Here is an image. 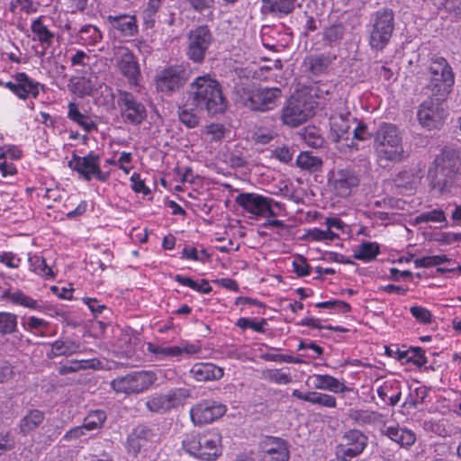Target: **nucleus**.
<instances>
[{
	"instance_id": "obj_1",
	"label": "nucleus",
	"mask_w": 461,
	"mask_h": 461,
	"mask_svg": "<svg viewBox=\"0 0 461 461\" xmlns=\"http://www.w3.org/2000/svg\"><path fill=\"white\" fill-rule=\"evenodd\" d=\"M188 102L194 109L209 115L223 113L228 105L221 84L209 74L199 76L191 82Z\"/></svg>"
},
{
	"instance_id": "obj_2",
	"label": "nucleus",
	"mask_w": 461,
	"mask_h": 461,
	"mask_svg": "<svg viewBox=\"0 0 461 461\" xmlns=\"http://www.w3.org/2000/svg\"><path fill=\"white\" fill-rule=\"evenodd\" d=\"M434 166V169L429 172L431 189L441 196L458 194L461 189V173L456 152L452 149L444 150L436 158Z\"/></svg>"
},
{
	"instance_id": "obj_3",
	"label": "nucleus",
	"mask_w": 461,
	"mask_h": 461,
	"mask_svg": "<svg viewBox=\"0 0 461 461\" xmlns=\"http://www.w3.org/2000/svg\"><path fill=\"white\" fill-rule=\"evenodd\" d=\"M374 149L380 160L400 162L405 158L402 133L392 123H382L374 136Z\"/></svg>"
},
{
	"instance_id": "obj_4",
	"label": "nucleus",
	"mask_w": 461,
	"mask_h": 461,
	"mask_svg": "<svg viewBox=\"0 0 461 461\" xmlns=\"http://www.w3.org/2000/svg\"><path fill=\"white\" fill-rule=\"evenodd\" d=\"M183 446L191 456L203 461H213L221 453V436L219 431L210 429L186 437Z\"/></svg>"
},
{
	"instance_id": "obj_5",
	"label": "nucleus",
	"mask_w": 461,
	"mask_h": 461,
	"mask_svg": "<svg viewBox=\"0 0 461 461\" xmlns=\"http://www.w3.org/2000/svg\"><path fill=\"white\" fill-rule=\"evenodd\" d=\"M394 30V14L390 9L375 12L367 28L368 44L374 50H383L389 43Z\"/></svg>"
},
{
	"instance_id": "obj_6",
	"label": "nucleus",
	"mask_w": 461,
	"mask_h": 461,
	"mask_svg": "<svg viewBox=\"0 0 461 461\" xmlns=\"http://www.w3.org/2000/svg\"><path fill=\"white\" fill-rule=\"evenodd\" d=\"M157 380L151 370L134 371L117 376L111 382L113 390L118 394H138L148 390Z\"/></svg>"
},
{
	"instance_id": "obj_7",
	"label": "nucleus",
	"mask_w": 461,
	"mask_h": 461,
	"mask_svg": "<svg viewBox=\"0 0 461 461\" xmlns=\"http://www.w3.org/2000/svg\"><path fill=\"white\" fill-rule=\"evenodd\" d=\"M454 85V75L447 61L442 57L432 59L429 66V85L432 95L445 99Z\"/></svg>"
},
{
	"instance_id": "obj_8",
	"label": "nucleus",
	"mask_w": 461,
	"mask_h": 461,
	"mask_svg": "<svg viewBox=\"0 0 461 461\" xmlns=\"http://www.w3.org/2000/svg\"><path fill=\"white\" fill-rule=\"evenodd\" d=\"M236 203L254 218L276 217V209H281V203L272 198L255 193H242L236 196Z\"/></svg>"
},
{
	"instance_id": "obj_9",
	"label": "nucleus",
	"mask_w": 461,
	"mask_h": 461,
	"mask_svg": "<svg viewBox=\"0 0 461 461\" xmlns=\"http://www.w3.org/2000/svg\"><path fill=\"white\" fill-rule=\"evenodd\" d=\"M113 50V60H114L119 72L127 79L130 86H139L141 73L138 60L132 51L123 45L114 46Z\"/></svg>"
},
{
	"instance_id": "obj_10",
	"label": "nucleus",
	"mask_w": 461,
	"mask_h": 461,
	"mask_svg": "<svg viewBox=\"0 0 461 461\" xmlns=\"http://www.w3.org/2000/svg\"><path fill=\"white\" fill-rule=\"evenodd\" d=\"M101 158L95 152H90L84 157L74 155L68 162V167L77 171L79 176L86 181L96 179L105 182L109 178V173L104 172L100 167Z\"/></svg>"
},
{
	"instance_id": "obj_11",
	"label": "nucleus",
	"mask_w": 461,
	"mask_h": 461,
	"mask_svg": "<svg viewBox=\"0 0 461 461\" xmlns=\"http://www.w3.org/2000/svg\"><path fill=\"white\" fill-rule=\"evenodd\" d=\"M368 438L358 429H349L344 433L341 442L336 448L339 461H354L367 447Z\"/></svg>"
},
{
	"instance_id": "obj_12",
	"label": "nucleus",
	"mask_w": 461,
	"mask_h": 461,
	"mask_svg": "<svg viewBox=\"0 0 461 461\" xmlns=\"http://www.w3.org/2000/svg\"><path fill=\"white\" fill-rule=\"evenodd\" d=\"M212 42V35L206 25L197 26L187 34L186 55L194 62L201 63Z\"/></svg>"
},
{
	"instance_id": "obj_13",
	"label": "nucleus",
	"mask_w": 461,
	"mask_h": 461,
	"mask_svg": "<svg viewBox=\"0 0 461 461\" xmlns=\"http://www.w3.org/2000/svg\"><path fill=\"white\" fill-rule=\"evenodd\" d=\"M187 81L185 68L180 65H172L158 71L155 77V86L158 92L171 95L178 91Z\"/></svg>"
},
{
	"instance_id": "obj_14",
	"label": "nucleus",
	"mask_w": 461,
	"mask_h": 461,
	"mask_svg": "<svg viewBox=\"0 0 461 461\" xmlns=\"http://www.w3.org/2000/svg\"><path fill=\"white\" fill-rule=\"evenodd\" d=\"M282 93L278 87H259L251 90L245 104L252 110L267 112L277 106Z\"/></svg>"
},
{
	"instance_id": "obj_15",
	"label": "nucleus",
	"mask_w": 461,
	"mask_h": 461,
	"mask_svg": "<svg viewBox=\"0 0 461 461\" xmlns=\"http://www.w3.org/2000/svg\"><path fill=\"white\" fill-rule=\"evenodd\" d=\"M444 100L435 96V98H429L420 104L418 111V118L423 127L430 130L438 128L442 124L446 117Z\"/></svg>"
},
{
	"instance_id": "obj_16",
	"label": "nucleus",
	"mask_w": 461,
	"mask_h": 461,
	"mask_svg": "<svg viewBox=\"0 0 461 461\" xmlns=\"http://www.w3.org/2000/svg\"><path fill=\"white\" fill-rule=\"evenodd\" d=\"M227 411L224 404L212 400H204L197 402L190 410V416L194 425L212 423L222 417Z\"/></svg>"
},
{
	"instance_id": "obj_17",
	"label": "nucleus",
	"mask_w": 461,
	"mask_h": 461,
	"mask_svg": "<svg viewBox=\"0 0 461 461\" xmlns=\"http://www.w3.org/2000/svg\"><path fill=\"white\" fill-rule=\"evenodd\" d=\"M312 115V107L304 101L292 96L282 109L281 120L289 127H297Z\"/></svg>"
},
{
	"instance_id": "obj_18",
	"label": "nucleus",
	"mask_w": 461,
	"mask_h": 461,
	"mask_svg": "<svg viewBox=\"0 0 461 461\" xmlns=\"http://www.w3.org/2000/svg\"><path fill=\"white\" fill-rule=\"evenodd\" d=\"M118 104L123 120L137 125L146 118V108L135 96L127 91H120Z\"/></svg>"
},
{
	"instance_id": "obj_19",
	"label": "nucleus",
	"mask_w": 461,
	"mask_h": 461,
	"mask_svg": "<svg viewBox=\"0 0 461 461\" xmlns=\"http://www.w3.org/2000/svg\"><path fill=\"white\" fill-rule=\"evenodd\" d=\"M260 461H288L290 451L285 440L267 437L260 442Z\"/></svg>"
},
{
	"instance_id": "obj_20",
	"label": "nucleus",
	"mask_w": 461,
	"mask_h": 461,
	"mask_svg": "<svg viewBox=\"0 0 461 461\" xmlns=\"http://www.w3.org/2000/svg\"><path fill=\"white\" fill-rule=\"evenodd\" d=\"M5 86L20 99L24 100L30 96L37 98L41 85L27 74L20 72L14 75L12 80L5 83Z\"/></svg>"
},
{
	"instance_id": "obj_21",
	"label": "nucleus",
	"mask_w": 461,
	"mask_h": 461,
	"mask_svg": "<svg viewBox=\"0 0 461 461\" xmlns=\"http://www.w3.org/2000/svg\"><path fill=\"white\" fill-rule=\"evenodd\" d=\"M332 191L340 197L348 196L358 185V176L348 169H339L333 172L330 179Z\"/></svg>"
},
{
	"instance_id": "obj_22",
	"label": "nucleus",
	"mask_w": 461,
	"mask_h": 461,
	"mask_svg": "<svg viewBox=\"0 0 461 461\" xmlns=\"http://www.w3.org/2000/svg\"><path fill=\"white\" fill-rule=\"evenodd\" d=\"M105 23L111 31L118 32L120 36L133 37L138 33V24L135 15L110 14L105 17Z\"/></svg>"
},
{
	"instance_id": "obj_23",
	"label": "nucleus",
	"mask_w": 461,
	"mask_h": 461,
	"mask_svg": "<svg viewBox=\"0 0 461 461\" xmlns=\"http://www.w3.org/2000/svg\"><path fill=\"white\" fill-rule=\"evenodd\" d=\"M179 404L180 398L176 391H171L166 394L153 395L146 402V407L151 412H165Z\"/></svg>"
},
{
	"instance_id": "obj_24",
	"label": "nucleus",
	"mask_w": 461,
	"mask_h": 461,
	"mask_svg": "<svg viewBox=\"0 0 461 461\" xmlns=\"http://www.w3.org/2000/svg\"><path fill=\"white\" fill-rule=\"evenodd\" d=\"M191 376L198 382H208L220 380L224 370L212 363H196L190 370Z\"/></svg>"
},
{
	"instance_id": "obj_25",
	"label": "nucleus",
	"mask_w": 461,
	"mask_h": 461,
	"mask_svg": "<svg viewBox=\"0 0 461 461\" xmlns=\"http://www.w3.org/2000/svg\"><path fill=\"white\" fill-rule=\"evenodd\" d=\"M50 349L46 353L49 359L58 357H69L81 351V344L69 338L57 339L50 345Z\"/></svg>"
},
{
	"instance_id": "obj_26",
	"label": "nucleus",
	"mask_w": 461,
	"mask_h": 461,
	"mask_svg": "<svg viewBox=\"0 0 461 461\" xmlns=\"http://www.w3.org/2000/svg\"><path fill=\"white\" fill-rule=\"evenodd\" d=\"M151 437V432L143 425L133 429L127 438L126 447L129 453L136 456L145 447Z\"/></svg>"
},
{
	"instance_id": "obj_27",
	"label": "nucleus",
	"mask_w": 461,
	"mask_h": 461,
	"mask_svg": "<svg viewBox=\"0 0 461 461\" xmlns=\"http://www.w3.org/2000/svg\"><path fill=\"white\" fill-rule=\"evenodd\" d=\"M382 432L402 447H411L416 441V436L412 430L407 428H402L397 424L384 426Z\"/></svg>"
},
{
	"instance_id": "obj_28",
	"label": "nucleus",
	"mask_w": 461,
	"mask_h": 461,
	"mask_svg": "<svg viewBox=\"0 0 461 461\" xmlns=\"http://www.w3.org/2000/svg\"><path fill=\"white\" fill-rule=\"evenodd\" d=\"M312 385L315 389L326 390L334 393H345L347 386L336 377L329 375L315 374L312 376Z\"/></svg>"
},
{
	"instance_id": "obj_29",
	"label": "nucleus",
	"mask_w": 461,
	"mask_h": 461,
	"mask_svg": "<svg viewBox=\"0 0 461 461\" xmlns=\"http://www.w3.org/2000/svg\"><path fill=\"white\" fill-rule=\"evenodd\" d=\"M68 118L86 132H91L97 129L96 123L88 115L81 113L78 104L76 103L70 102L68 104Z\"/></svg>"
},
{
	"instance_id": "obj_30",
	"label": "nucleus",
	"mask_w": 461,
	"mask_h": 461,
	"mask_svg": "<svg viewBox=\"0 0 461 461\" xmlns=\"http://www.w3.org/2000/svg\"><path fill=\"white\" fill-rule=\"evenodd\" d=\"M297 0H262V10L276 16L291 14Z\"/></svg>"
},
{
	"instance_id": "obj_31",
	"label": "nucleus",
	"mask_w": 461,
	"mask_h": 461,
	"mask_svg": "<svg viewBox=\"0 0 461 461\" xmlns=\"http://www.w3.org/2000/svg\"><path fill=\"white\" fill-rule=\"evenodd\" d=\"M72 91L79 96L91 95L96 89L97 77L95 75H84L76 77L71 80Z\"/></svg>"
},
{
	"instance_id": "obj_32",
	"label": "nucleus",
	"mask_w": 461,
	"mask_h": 461,
	"mask_svg": "<svg viewBox=\"0 0 461 461\" xmlns=\"http://www.w3.org/2000/svg\"><path fill=\"white\" fill-rule=\"evenodd\" d=\"M349 123L347 117L342 114L330 117V137L332 141L348 140L349 136Z\"/></svg>"
},
{
	"instance_id": "obj_33",
	"label": "nucleus",
	"mask_w": 461,
	"mask_h": 461,
	"mask_svg": "<svg viewBox=\"0 0 461 461\" xmlns=\"http://www.w3.org/2000/svg\"><path fill=\"white\" fill-rule=\"evenodd\" d=\"M2 298L11 302L14 304L20 305L31 310H37L40 308L37 300L25 294L19 289L12 290L6 289L3 292Z\"/></svg>"
},
{
	"instance_id": "obj_34",
	"label": "nucleus",
	"mask_w": 461,
	"mask_h": 461,
	"mask_svg": "<svg viewBox=\"0 0 461 461\" xmlns=\"http://www.w3.org/2000/svg\"><path fill=\"white\" fill-rule=\"evenodd\" d=\"M46 18L40 16L32 21L31 25L33 40L39 41L41 44L50 46L52 43L54 34L45 23Z\"/></svg>"
},
{
	"instance_id": "obj_35",
	"label": "nucleus",
	"mask_w": 461,
	"mask_h": 461,
	"mask_svg": "<svg viewBox=\"0 0 461 461\" xmlns=\"http://www.w3.org/2000/svg\"><path fill=\"white\" fill-rule=\"evenodd\" d=\"M77 42L86 46H95L103 39V34L98 27L87 24L82 26L77 32Z\"/></svg>"
},
{
	"instance_id": "obj_36",
	"label": "nucleus",
	"mask_w": 461,
	"mask_h": 461,
	"mask_svg": "<svg viewBox=\"0 0 461 461\" xmlns=\"http://www.w3.org/2000/svg\"><path fill=\"white\" fill-rule=\"evenodd\" d=\"M380 252V246L376 242L364 241L353 249V258L364 262L372 261Z\"/></svg>"
},
{
	"instance_id": "obj_37",
	"label": "nucleus",
	"mask_w": 461,
	"mask_h": 461,
	"mask_svg": "<svg viewBox=\"0 0 461 461\" xmlns=\"http://www.w3.org/2000/svg\"><path fill=\"white\" fill-rule=\"evenodd\" d=\"M100 365L97 359L71 360L59 368V374L65 375L83 369H95Z\"/></svg>"
},
{
	"instance_id": "obj_38",
	"label": "nucleus",
	"mask_w": 461,
	"mask_h": 461,
	"mask_svg": "<svg viewBox=\"0 0 461 461\" xmlns=\"http://www.w3.org/2000/svg\"><path fill=\"white\" fill-rule=\"evenodd\" d=\"M28 263L30 271L36 275L44 277L45 279H51L54 277L53 271L47 265L46 260L42 257L29 254Z\"/></svg>"
},
{
	"instance_id": "obj_39",
	"label": "nucleus",
	"mask_w": 461,
	"mask_h": 461,
	"mask_svg": "<svg viewBox=\"0 0 461 461\" xmlns=\"http://www.w3.org/2000/svg\"><path fill=\"white\" fill-rule=\"evenodd\" d=\"M44 420V413L39 410H32L20 421V430L28 434L36 429Z\"/></svg>"
},
{
	"instance_id": "obj_40",
	"label": "nucleus",
	"mask_w": 461,
	"mask_h": 461,
	"mask_svg": "<svg viewBox=\"0 0 461 461\" xmlns=\"http://www.w3.org/2000/svg\"><path fill=\"white\" fill-rule=\"evenodd\" d=\"M94 58L91 57L86 51L77 50L69 58L71 67L75 68L76 71L87 73L91 70V64Z\"/></svg>"
},
{
	"instance_id": "obj_41",
	"label": "nucleus",
	"mask_w": 461,
	"mask_h": 461,
	"mask_svg": "<svg viewBox=\"0 0 461 461\" xmlns=\"http://www.w3.org/2000/svg\"><path fill=\"white\" fill-rule=\"evenodd\" d=\"M161 0H149L142 7L141 17L146 28H153L156 23V14L160 9Z\"/></svg>"
},
{
	"instance_id": "obj_42",
	"label": "nucleus",
	"mask_w": 461,
	"mask_h": 461,
	"mask_svg": "<svg viewBox=\"0 0 461 461\" xmlns=\"http://www.w3.org/2000/svg\"><path fill=\"white\" fill-rule=\"evenodd\" d=\"M175 280L181 285L189 287L201 294H210L212 290L207 280L202 279L200 282L193 280L191 277L176 275Z\"/></svg>"
},
{
	"instance_id": "obj_43",
	"label": "nucleus",
	"mask_w": 461,
	"mask_h": 461,
	"mask_svg": "<svg viewBox=\"0 0 461 461\" xmlns=\"http://www.w3.org/2000/svg\"><path fill=\"white\" fill-rule=\"evenodd\" d=\"M307 239L311 241L331 242L339 238V233H333L331 230L312 228L307 231Z\"/></svg>"
},
{
	"instance_id": "obj_44",
	"label": "nucleus",
	"mask_w": 461,
	"mask_h": 461,
	"mask_svg": "<svg viewBox=\"0 0 461 461\" xmlns=\"http://www.w3.org/2000/svg\"><path fill=\"white\" fill-rule=\"evenodd\" d=\"M262 377L276 384H287L292 381L289 373L283 372L281 369H267L262 372Z\"/></svg>"
},
{
	"instance_id": "obj_45",
	"label": "nucleus",
	"mask_w": 461,
	"mask_h": 461,
	"mask_svg": "<svg viewBox=\"0 0 461 461\" xmlns=\"http://www.w3.org/2000/svg\"><path fill=\"white\" fill-rule=\"evenodd\" d=\"M49 322L43 319L31 316L28 318L24 324V329L30 332L34 333L36 336L45 337V330L48 328Z\"/></svg>"
},
{
	"instance_id": "obj_46",
	"label": "nucleus",
	"mask_w": 461,
	"mask_h": 461,
	"mask_svg": "<svg viewBox=\"0 0 461 461\" xmlns=\"http://www.w3.org/2000/svg\"><path fill=\"white\" fill-rule=\"evenodd\" d=\"M17 329V316L12 312H0V334L13 333Z\"/></svg>"
},
{
	"instance_id": "obj_47",
	"label": "nucleus",
	"mask_w": 461,
	"mask_h": 461,
	"mask_svg": "<svg viewBox=\"0 0 461 461\" xmlns=\"http://www.w3.org/2000/svg\"><path fill=\"white\" fill-rule=\"evenodd\" d=\"M106 420V413L104 411L96 410L88 413L84 419L83 424L89 431L101 428Z\"/></svg>"
},
{
	"instance_id": "obj_48",
	"label": "nucleus",
	"mask_w": 461,
	"mask_h": 461,
	"mask_svg": "<svg viewBox=\"0 0 461 461\" xmlns=\"http://www.w3.org/2000/svg\"><path fill=\"white\" fill-rule=\"evenodd\" d=\"M296 164L303 169L316 170L321 167V160L310 152H302L296 158Z\"/></svg>"
},
{
	"instance_id": "obj_49",
	"label": "nucleus",
	"mask_w": 461,
	"mask_h": 461,
	"mask_svg": "<svg viewBox=\"0 0 461 461\" xmlns=\"http://www.w3.org/2000/svg\"><path fill=\"white\" fill-rule=\"evenodd\" d=\"M447 221L445 212L440 209H433L429 212H424L415 218L416 223H425V222H435V223H442Z\"/></svg>"
},
{
	"instance_id": "obj_50",
	"label": "nucleus",
	"mask_w": 461,
	"mask_h": 461,
	"mask_svg": "<svg viewBox=\"0 0 461 461\" xmlns=\"http://www.w3.org/2000/svg\"><path fill=\"white\" fill-rule=\"evenodd\" d=\"M202 134L209 141H218L224 138L225 128L221 123H211L203 129Z\"/></svg>"
},
{
	"instance_id": "obj_51",
	"label": "nucleus",
	"mask_w": 461,
	"mask_h": 461,
	"mask_svg": "<svg viewBox=\"0 0 461 461\" xmlns=\"http://www.w3.org/2000/svg\"><path fill=\"white\" fill-rule=\"evenodd\" d=\"M438 9L445 10L456 20L461 19V2L459 0H440L437 2Z\"/></svg>"
},
{
	"instance_id": "obj_52",
	"label": "nucleus",
	"mask_w": 461,
	"mask_h": 461,
	"mask_svg": "<svg viewBox=\"0 0 461 461\" xmlns=\"http://www.w3.org/2000/svg\"><path fill=\"white\" fill-rule=\"evenodd\" d=\"M236 325L242 330L250 329L256 332L265 333L267 322L265 319L255 321L251 319L241 317L238 319Z\"/></svg>"
},
{
	"instance_id": "obj_53",
	"label": "nucleus",
	"mask_w": 461,
	"mask_h": 461,
	"mask_svg": "<svg viewBox=\"0 0 461 461\" xmlns=\"http://www.w3.org/2000/svg\"><path fill=\"white\" fill-rule=\"evenodd\" d=\"M345 28L341 23H335L324 30L323 38L330 43H334L343 38Z\"/></svg>"
},
{
	"instance_id": "obj_54",
	"label": "nucleus",
	"mask_w": 461,
	"mask_h": 461,
	"mask_svg": "<svg viewBox=\"0 0 461 461\" xmlns=\"http://www.w3.org/2000/svg\"><path fill=\"white\" fill-rule=\"evenodd\" d=\"M311 403L326 408H335L337 406V401L334 396L318 392H312Z\"/></svg>"
},
{
	"instance_id": "obj_55",
	"label": "nucleus",
	"mask_w": 461,
	"mask_h": 461,
	"mask_svg": "<svg viewBox=\"0 0 461 461\" xmlns=\"http://www.w3.org/2000/svg\"><path fill=\"white\" fill-rule=\"evenodd\" d=\"M317 308L327 309L337 312H347L349 311L350 306L348 303L339 300H330L320 302L315 304Z\"/></svg>"
},
{
	"instance_id": "obj_56",
	"label": "nucleus",
	"mask_w": 461,
	"mask_h": 461,
	"mask_svg": "<svg viewBox=\"0 0 461 461\" xmlns=\"http://www.w3.org/2000/svg\"><path fill=\"white\" fill-rule=\"evenodd\" d=\"M329 63V59L324 56L310 57L307 61L310 70L314 74H320L324 71Z\"/></svg>"
},
{
	"instance_id": "obj_57",
	"label": "nucleus",
	"mask_w": 461,
	"mask_h": 461,
	"mask_svg": "<svg viewBox=\"0 0 461 461\" xmlns=\"http://www.w3.org/2000/svg\"><path fill=\"white\" fill-rule=\"evenodd\" d=\"M11 8L13 11L18 9L21 12L29 14L38 11L39 4L32 0H13Z\"/></svg>"
},
{
	"instance_id": "obj_58",
	"label": "nucleus",
	"mask_w": 461,
	"mask_h": 461,
	"mask_svg": "<svg viewBox=\"0 0 461 461\" xmlns=\"http://www.w3.org/2000/svg\"><path fill=\"white\" fill-rule=\"evenodd\" d=\"M0 263L11 269H16L22 263V258L12 251L0 252Z\"/></svg>"
},
{
	"instance_id": "obj_59",
	"label": "nucleus",
	"mask_w": 461,
	"mask_h": 461,
	"mask_svg": "<svg viewBox=\"0 0 461 461\" xmlns=\"http://www.w3.org/2000/svg\"><path fill=\"white\" fill-rule=\"evenodd\" d=\"M147 349L149 352L155 354V355H160L162 357H177L179 356V349L178 348L172 346V347H163V346H157L152 343H149L147 346Z\"/></svg>"
},
{
	"instance_id": "obj_60",
	"label": "nucleus",
	"mask_w": 461,
	"mask_h": 461,
	"mask_svg": "<svg viewBox=\"0 0 461 461\" xmlns=\"http://www.w3.org/2000/svg\"><path fill=\"white\" fill-rule=\"evenodd\" d=\"M410 312L420 323L428 324L431 322V312L425 307L418 305L411 306L410 308Z\"/></svg>"
},
{
	"instance_id": "obj_61",
	"label": "nucleus",
	"mask_w": 461,
	"mask_h": 461,
	"mask_svg": "<svg viewBox=\"0 0 461 461\" xmlns=\"http://www.w3.org/2000/svg\"><path fill=\"white\" fill-rule=\"evenodd\" d=\"M276 133L275 131L268 128H258L253 133V140L259 144H267L275 137Z\"/></svg>"
},
{
	"instance_id": "obj_62",
	"label": "nucleus",
	"mask_w": 461,
	"mask_h": 461,
	"mask_svg": "<svg viewBox=\"0 0 461 461\" xmlns=\"http://www.w3.org/2000/svg\"><path fill=\"white\" fill-rule=\"evenodd\" d=\"M180 122L188 128H194L199 123V118L193 112L187 109H182L178 114Z\"/></svg>"
},
{
	"instance_id": "obj_63",
	"label": "nucleus",
	"mask_w": 461,
	"mask_h": 461,
	"mask_svg": "<svg viewBox=\"0 0 461 461\" xmlns=\"http://www.w3.org/2000/svg\"><path fill=\"white\" fill-rule=\"evenodd\" d=\"M294 271L300 276L310 275V266L305 258L300 256L293 261Z\"/></svg>"
},
{
	"instance_id": "obj_64",
	"label": "nucleus",
	"mask_w": 461,
	"mask_h": 461,
	"mask_svg": "<svg viewBox=\"0 0 461 461\" xmlns=\"http://www.w3.org/2000/svg\"><path fill=\"white\" fill-rule=\"evenodd\" d=\"M327 230H331L333 233L344 232L347 225L338 217H328L324 221Z\"/></svg>"
}]
</instances>
